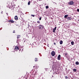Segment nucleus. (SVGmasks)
Returning <instances> with one entry per match:
<instances>
[{
  "label": "nucleus",
  "instance_id": "obj_1",
  "mask_svg": "<svg viewBox=\"0 0 79 79\" xmlns=\"http://www.w3.org/2000/svg\"><path fill=\"white\" fill-rule=\"evenodd\" d=\"M55 55H56L55 52L54 51H52L51 52V55H52V56H54Z\"/></svg>",
  "mask_w": 79,
  "mask_h": 79
},
{
  "label": "nucleus",
  "instance_id": "obj_2",
  "mask_svg": "<svg viewBox=\"0 0 79 79\" xmlns=\"http://www.w3.org/2000/svg\"><path fill=\"white\" fill-rule=\"evenodd\" d=\"M38 27L39 29H44V27L42 25H39Z\"/></svg>",
  "mask_w": 79,
  "mask_h": 79
},
{
  "label": "nucleus",
  "instance_id": "obj_3",
  "mask_svg": "<svg viewBox=\"0 0 79 79\" xmlns=\"http://www.w3.org/2000/svg\"><path fill=\"white\" fill-rule=\"evenodd\" d=\"M74 3L73 1H71L70 2H69V5H73Z\"/></svg>",
  "mask_w": 79,
  "mask_h": 79
},
{
  "label": "nucleus",
  "instance_id": "obj_4",
  "mask_svg": "<svg viewBox=\"0 0 79 79\" xmlns=\"http://www.w3.org/2000/svg\"><path fill=\"white\" fill-rule=\"evenodd\" d=\"M61 59V55H59L58 56V60H60V59Z\"/></svg>",
  "mask_w": 79,
  "mask_h": 79
},
{
  "label": "nucleus",
  "instance_id": "obj_5",
  "mask_svg": "<svg viewBox=\"0 0 79 79\" xmlns=\"http://www.w3.org/2000/svg\"><path fill=\"white\" fill-rule=\"evenodd\" d=\"M16 50H19V47L17 46H16L15 47V50L16 51Z\"/></svg>",
  "mask_w": 79,
  "mask_h": 79
},
{
  "label": "nucleus",
  "instance_id": "obj_6",
  "mask_svg": "<svg viewBox=\"0 0 79 79\" xmlns=\"http://www.w3.org/2000/svg\"><path fill=\"white\" fill-rule=\"evenodd\" d=\"M56 27H55L53 29V32L55 33V31H56Z\"/></svg>",
  "mask_w": 79,
  "mask_h": 79
},
{
  "label": "nucleus",
  "instance_id": "obj_7",
  "mask_svg": "<svg viewBox=\"0 0 79 79\" xmlns=\"http://www.w3.org/2000/svg\"><path fill=\"white\" fill-rule=\"evenodd\" d=\"M67 19L68 20H71V18L70 17H68L67 18Z\"/></svg>",
  "mask_w": 79,
  "mask_h": 79
},
{
  "label": "nucleus",
  "instance_id": "obj_8",
  "mask_svg": "<svg viewBox=\"0 0 79 79\" xmlns=\"http://www.w3.org/2000/svg\"><path fill=\"white\" fill-rule=\"evenodd\" d=\"M15 20H18V16H16L15 17Z\"/></svg>",
  "mask_w": 79,
  "mask_h": 79
},
{
  "label": "nucleus",
  "instance_id": "obj_9",
  "mask_svg": "<svg viewBox=\"0 0 79 79\" xmlns=\"http://www.w3.org/2000/svg\"><path fill=\"white\" fill-rule=\"evenodd\" d=\"M68 15H65L64 16V18H68Z\"/></svg>",
  "mask_w": 79,
  "mask_h": 79
},
{
  "label": "nucleus",
  "instance_id": "obj_10",
  "mask_svg": "<svg viewBox=\"0 0 79 79\" xmlns=\"http://www.w3.org/2000/svg\"><path fill=\"white\" fill-rule=\"evenodd\" d=\"M73 70L74 72H76V71H77V69H73Z\"/></svg>",
  "mask_w": 79,
  "mask_h": 79
},
{
  "label": "nucleus",
  "instance_id": "obj_11",
  "mask_svg": "<svg viewBox=\"0 0 79 79\" xmlns=\"http://www.w3.org/2000/svg\"><path fill=\"white\" fill-rule=\"evenodd\" d=\"M74 41H73L71 42V44L72 45H74Z\"/></svg>",
  "mask_w": 79,
  "mask_h": 79
},
{
  "label": "nucleus",
  "instance_id": "obj_12",
  "mask_svg": "<svg viewBox=\"0 0 79 79\" xmlns=\"http://www.w3.org/2000/svg\"><path fill=\"white\" fill-rule=\"evenodd\" d=\"M20 37H21V35H18V36L17 37V38L18 39H19V38Z\"/></svg>",
  "mask_w": 79,
  "mask_h": 79
},
{
  "label": "nucleus",
  "instance_id": "obj_13",
  "mask_svg": "<svg viewBox=\"0 0 79 79\" xmlns=\"http://www.w3.org/2000/svg\"><path fill=\"white\" fill-rule=\"evenodd\" d=\"M10 23H15V21L13 20H10Z\"/></svg>",
  "mask_w": 79,
  "mask_h": 79
},
{
  "label": "nucleus",
  "instance_id": "obj_14",
  "mask_svg": "<svg viewBox=\"0 0 79 79\" xmlns=\"http://www.w3.org/2000/svg\"><path fill=\"white\" fill-rule=\"evenodd\" d=\"M75 64L77 65H78L79 64V62L78 61H77L76 62Z\"/></svg>",
  "mask_w": 79,
  "mask_h": 79
},
{
  "label": "nucleus",
  "instance_id": "obj_15",
  "mask_svg": "<svg viewBox=\"0 0 79 79\" xmlns=\"http://www.w3.org/2000/svg\"><path fill=\"white\" fill-rule=\"evenodd\" d=\"M60 44L61 45L62 44H63V41L61 40L60 42Z\"/></svg>",
  "mask_w": 79,
  "mask_h": 79
},
{
  "label": "nucleus",
  "instance_id": "obj_16",
  "mask_svg": "<svg viewBox=\"0 0 79 79\" xmlns=\"http://www.w3.org/2000/svg\"><path fill=\"white\" fill-rule=\"evenodd\" d=\"M38 60H37V58H35V61H37Z\"/></svg>",
  "mask_w": 79,
  "mask_h": 79
},
{
  "label": "nucleus",
  "instance_id": "obj_17",
  "mask_svg": "<svg viewBox=\"0 0 79 79\" xmlns=\"http://www.w3.org/2000/svg\"><path fill=\"white\" fill-rule=\"evenodd\" d=\"M30 3H31V2L29 1V2L28 3V5H30Z\"/></svg>",
  "mask_w": 79,
  "mask_h": 79
},
{
  "label": "nucleus",
  "instance_id": "obj_18",
  "mask_svg": "<svg viewBox=\"0 0 79 79\" xmlns=\"http://www.w3.org/2000/svg\"><path fill=\"white\" fill-rule=\"evenodd\" d=\"M37 23L38 24H40V21H37Z\"/></svg>",
  "mask_w": 79,
  "mask_h": 79
},
{
  "label": "nucleus",
  "instance_id": "obj_19",
  "mask_svg": "<svg viewBox=\"0 0 79 79\" xmlns=\"http://www.w3.org/2000/svg\"><path fill=\"white\" fill-rule=\"evenodd\" d=\"M49 7H48V6H46V9H48V8Z\"/></svg>",
  "mask_w": 79,
  "mask_h": 79
},
{
  "label": "nucleus",
  "instance_id": "obj_20",
  "mask_svg": "<svg viewBox=\"0 0 79 79\" xmlns=\"http://www.w3.org/2000/svg\"><path fill=\"white\" fill-rule=\"evenodd\" d=\"M65 79H68V77H67V76H66L65 77Z\"/></svg>",
  "mask_w": 79,
  "mask_h": 79
},
{
  "label": "nucleus",
  "instance_id": "obj_21",
  "mask_svg": "<svg viewBox=\"0 0 79 79\" xmlns=\"http://www.w3.org/2000/svg\"><path fill=\"white\" fill-rule=\"evenodd\" d=\"M65 55L66 57H67L66 55H68V53H65Z\"/></svg>",
  "mask_w": 79,
  "mask_h": 79
},
{
  "label": "nucleus",
  "instance_id": "obj_22",
  "mask_svg": "<svg viewBox=\"0 0 79 79\" xmlns=\"http://www.w3.org/2000/svg\"><path fill=\"white\" fill-rule=\"evenodd\" d=\"M41 19H42V18L40 17L39 18V20H41Z\"/></svg>",
  "mask_w": 79,
  "mask_h": 79
},
{
  "label": "nucleus",
  "instance_id": "obj_23",
  "mask_svg": "<svg viewBox=\"0 0 79 79\" xmlns=\"http://www.w3.org/2000/svg\"><path fill=\"white\" fill-rule=\"evenodd\" d=\"M77 11H78V12H79V9H77Z\"/></svg>",
  "mask_w": 79,
  "mask_h": 79
},
{
  "label": "nucleus",
  "instance_id": "obj_24",
  "mask_svg": "<svg viewBox=\"0 0 79 79\" xmlns=\"http://www.w3.org/2000/svg\"><path fill=\"white\" fill-rule=\"evenodd\" d=\"M13 33H15V30H14L13 31Z\"/></svg>",
  "mask_w": 79,
  "mask_h": 79
},
{
  "label": "nucleus",
  "instance_id": "obj_25",
  "mask_svg": "<svg viewBox=\"0 0 79 79\" xmlns=\"http://www.w3.org/2000/svg\"><path fill=\"white\" fill-rule=\"evenodd\" d=\"M31 16H33V17H34L35 16V15H31Z\"/></svg>",
  "mask_w": 79,
  "mask_h": 79
},
{
  "label": "nucleus",
  "instance_id": "obj_26",
  "mask_svg": "<svg viewBox=\"0 0 79 79\" xmlns=\"http://www.w3.org/2000/svg\"><path fill=\"white\" fill-rule=\"evenodd\" d=\"M8 22H9V23H10V22H11V20H9V21H8Z\"/></svg>",
  "mask_w": 79,
  "mask_h": 79
},
{
  "label": "nucleus",
  "instance_id": "obj_27",
  "mask_svg": "<svg viewBox=\"0 0 79 79\" xmlns=\"http://www.w3.org/2000/svg\"><path fill=\"white\" fill-rule=\"evenodd\" d=\"M54 44L55 45H56V43H54Z\"/></svg>",
  "mask_w": 79,
  "mask_h": 79
},
{
  "label": "nucleus",
  "instance_id": "obj_28",
  "mask_svg": "<svg viewBox=\"0 0 79 79\" xmlns=\"http://www.w3.org/2000/svg\"><path fill=\"white\" fill-rule=\"evenodd\" d=\"M3 11H2V12H1V14H3Z\"/></svg>",
  "mask_w": 79,
  "mask_h": 79
},
{
  "label": "nucleus",
  "instance_id": "obj_29",
  "mask_svg": "<svg viewBox=\"0 0 79 79\" xmlns=\"http://www.w3.org/2000/svg\"><path fill=\"white\" fill-rule=\"evenodd\" d=\"M6 15H8V13H6Z\"/></svg>",
  "mask_w": 79,
  "mask_h": 79
},
{
  "label": "nucleus",
  "instance_id": "obj_30",
  "mask_svg": "<svg viewBox=\"0 0 79 79\" xmlns=\"http://www.w3.org/2000/svg\"><path fill=\"white\" fill-rule=\"evenodd\" d=\"M22 50L23 51V49H22Z\"/></svg>",
  "mask_w": 79,
  "mask_h": 79
},
{
  "label": "nucleus",
  "instance_id": "obj_31",
  "mask_svg": "<svg viewBox=\"0 0 79 79\" xmlns=\"http://www.w3.org/2000/svg\"><path fill=\"white\" fill-rule=\"evenodd\" d=\"M34 67H35V66H33V68H34Z\"/></svg>",
  "mask_w": 79,
  "mask_h": 79
},
{
  "label": "nucleus",
  "instance_id": "obj_32",
  "mask_svg": "<svg viewBox=\"0 0 79 79\" xmlns=\"http://www.w3.org/2000/svg\"><path fill=\"white\" fill-rule=\"evenodd\" d=\"M48 47H49V46H48Z\"/></svg>",
  "mask_w": 79,
  "mask_h": 79
},
{
  "label": "nucleus",
  "instance_id": "obj_33",
  "mask_svg": "<svg viewBox=\"0 0 79 79\" xmlns=\"http://www.w3.org/2000/svg\"><path fill=\"white\" fill-rule=\"evenodd\" d=\"M78 21H79V20H78Z\"/></svg>",
  "mask_w": 79,
  "mask_h": 79
}]
</instances>
